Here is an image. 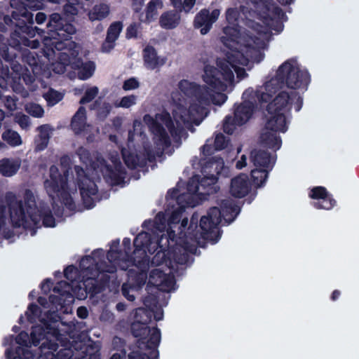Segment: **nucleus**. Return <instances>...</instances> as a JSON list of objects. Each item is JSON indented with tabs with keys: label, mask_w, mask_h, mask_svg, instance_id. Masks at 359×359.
Listing matches in <instances>:
<instances>
[{
	"label": "nucleus",
	"mask_w": 359,
	"mask_h": 359,
	"mask_svg": "<svg viewBox=\"0 0 359 359\" xmlns=\"http://www.w3.org/2000/svg\"><path fill=\"white\" fill-rule=\"evenodd\" d=\"M7 359H34V353L22 347L18 346L15 350L7 348L5 352Z\"/></svg>",
	"instance_id": "4c0bfd02"
},
{
	"label": "nucleus",
	"mask_w": 359,
	"mask_h": 359,
	"mask_svg": "<svg viewBox=\"0 0 359 359\" xmlns=\"http://www.w3.org/2000/svg\"><path fill=\"white\" fill-rule=\"evenodd\" d=\"M31 344L34 346H38L40 345L41 341H48V337L46 334V330L42 325H34L32 327L31 331Z\"/></svg>",
	"instance_id": "ea45409f"
},
{
	"label": "nucleus",
	"mask_w": 359,
	"mask_h": 359,
	"mask_svg": "<svg viewBox=\"0 0 359 359\" xmlns=\"http://www.w3.org/2000/svg\"><path fill=\"white\" fill-rule=\"evenodd\" d=\"M86 111L84 107L81 106L74 114L71 120L70 126L75 135H80L86 127Z\"/></svg>",
	"instance_id": "c756f323"
},
{
	"label": "nucleus",
	"mask_w": 359,
	"mask_h": 359,
	"mask_svg": "<svg viewBox=\"0 0 359 359\" xmlns=\"http://www.w3.org/2000/svg\"><path fill=\"white\" fill-rule=\"evenodd\" d=\"M219 15V9H214L210 13L208 9L203 8L195 15L194 26L196 29H200L201 34L205 35L210 32Z\"/></svg>",
	"instance_id": "f3484780"
},
{
	"label": "nucleus",
	"mask_w": 359,
	"mask_h": 359,
	"mask_svg": "<svg viewBox=\"0 0 359 359\" xmlns=\"http://www.w3.org/2000/svg\"><path fill=\"white\" fill-rule=\"evenodd\" d=\"M42 323V326L46 330V334L48 338L49 337H52L55 338L57 341H59L62 334L60 333V330L58 328L57 320L53 318V313L50 312H48L46 313V319L41 320Z\"/></svg>",
	"instance_id": "7c9ffc66"
},
{
	"label": "nucleus",
	"mask_w": 359,
	"mask_h": 359,
	"mask_svg": "<svg viewBox=\"0 0 359 359\" xmlns=\"http://www.w3.org/2000/svg\"><path fill=\"white\" fill-rule=\"evenodd\" d=\"M49 302L55 306L56 309H57L58 306L62 307L65 304L66 301L70 302V299L69 297H66L65 295H55V294H50L48 297Z\"/></svg>",
	"instance_id": "69168bd1"
},
{
	"label": "nucleus",
	"mask_w": 359,
	"mask_h": 359,
	"mask_svg": "<svg viewBox=\"0 0 359 359\" xmlns=\"http://www.w3.org/2000/svg\"><path fill=\"white\" fill-rule=\"evenodd\" d=\"M121 155L124 163L130 170H135L137 167L143 168L147 166V161H155L154 154L149 147H144L140 151L123 148Z\"/></svg>",
	"instance_id": "4468645a"
},
{
	"label": "nucleus",
	"mask_w": 359,
	"mask_h": 359,
	"mask_svg": "<svg viewBox=\"0 0 359 359\" xmlns=\"http://www.w3.org/2000/svg\"><path fill=\"white\" fill-rule=\"evenodd\" d=\"M201 164L203 177L202 178L200 177L201 189L200 194L207 196L216 194L219 189V187L217 185L218 177L227 171L223 159L212 157L205 163L201 160Z\"/></svg>",
	"instance_id": "6e6552de"
},
{
	"label": "nucleus",
	"mask_w": 359,
	"mask_h": 359,
	"mask_svg": "<svg viewBox=\"0 0 359 359\" xmlns=\"http://www.w3.org/2000/svg\"><path fill=\"white\" fill-rule=\"evenodd\" d=\"M41 313V309L40 307L34 304L31 303L27 308V311L25 312L27 320L30 323H34Z\"/></svg>",
	"instance_id": "864d4df0"
},
{
	"label": "nucleus",
	"mask_w": 359,
	"mask_h": 359,
	"mask_svg": "<svg viewBox=\"0 0 359 359\" xmlns=\"http://www.w3.org/2000/svg\"><path fill=\"white\" fill-rule=\"evenodd\" d=\"M43 97L46 100L48 105L53 106L62 100L63 94L50 88L47 93L43 94Z\"/></svg>",
	"instance_id": "3c124183"
},
{
	"label": "nucleus",
	"mask_w": 359,
	"mask_h": 359,
	"mask_svg": "<svg viewBox=\"0 0 359 359\" xmlns=\"http://www.w3.org/2000/svg\"><path fill=\"white\" fill-rule=\"evenodd\" d=\"M15 342L21 346L20 347L28 349L32 344H31V335L25 331H21L15 337Z\"/></svg>",
	"instance_id": "6e6d98bb"
},
{
	"label": "nucleus",
	"mask_w": 359,
	"mask_h": 359,
	"mask_svg": "<svg viewBox=\"0 0 359 359\" xmlns=\"http://www.w3.org/2000/svg\"><path fill=\"white\" fill-rule=\"evenodd\" d=\"M104 257L102 249L94 250L91 255L83 257L79 262V268L82 274L83 285L87 294L95 296L102 292L109 281V276H106L104 281H98L94 273L97 269V260Z\"/></svg>",
	"instance_id": "423d86ee"
},
{
	"label": "nucleus",
	"mask_w": 359,
	"mask_h": 359,
	"mask_svg": "<svg viewBox=\"0 0 359 359\" xmlns=\"http://www.w3.org/2000/svg\"><path fill=\"white\" fill-rule=\"evenodd\" d=\"M270 16L271 18L267 21H264L262 20L263 22L269 25L271 22H273L274 19L277 18L278 20L283 19L285 17V13L283 12L281 8L277 6H273L272 7L270 6Z\"/></svg>",
	"instance_id": "680f3d73"
},
{
	"label": "nucleus",
	"mask_w": 359,
	"mask_h": 359,
	"mask_svg": "<svg viewBox=\"0 0 359 359\" xmlns=\"http://www.w3.org/2000/svg\"><path fill=\"white\" fill-rule=\"evenodd\" d=\"M143 304L147 308H148L149 309V311H145L146 316L151 315V316L152 313H154V309L157 308V306L158 304V297L154 294H149L144 297V298L143 299Z\"/></svg>",
	"instance_id": "8fccbe9b"
},
{
	"label": "nucleus",
	"mask_w": 359,
	"mask_h": 359,
	"mask_svg": "<svg viewBox=\"0 0 359 359\" xmlns=\"http://www.w3.org/2000/svg\"><path fill=\"white\" fill-rule=\"evenodd\" d=\"M248 4H251L257 13L259 20L267 21L271 18L270 16V5L265 0H247Z\"/></svg>",
	"instance_id": "72a5a7b5"
},
{
	"label": "nucleus",
	"mask_w": 359,
	"mask_h": 359,
	"mask_svg": "<svg viewBox=\"0 0 359 359\" xmlns=\"http://www.w3.org/2000/svg\"><path fill=\"white\" fill-rule=\"evenodd\" d=\"M65 2H66L63 6V14L65 16V18H73L74 15H77L78 9L75 4L69 3V0H67Z\"/></svg>",
	"instance_id": "338daca9"
},
{
	"label": "nucleus",
	"mask_w": 359,
	"mask_h": 359,
	"mask_svg": "<svg viewBox=\"0 0 359 359\" xmlns=\"http://www.w3.org/2000/svg\"><path fill=\"white\" fill-rule=\"evenodd\" d=\"M255 111V104L252 102L245 100L241 103L234 104L233 117L228 115L225 117L223 123V131L232 135L236 126L245 124L252 117Z\"/></svg>",
	"instance_id": "9d476101"
},
{
	"label": "nucleus",
	"mask_w": 359,
	"mask_h": 359,
	"mask_svg": "<svg viewBox=\"0 0 359 359\" xmlns=\"http://www.w3.org/2000/svg\"><path fill=\"white\" fill-rule=\"evenodd\" d=\"M10 218L14 227H22L25 230H30L31 235L34 236L36 229L40 226V222L46 227H54L55 219L52 210L47 204H40L39 209L27 217L23 208V201L18 200L16 195L13 192H8L5 196Z\"/></svg>",
	"instance_id": "f03ea898"
},
{
	"label": "nucleus",
	"mask_w": 359,
	"mask_h": 359,
	"mask_svg": "<svg viewBox=\"0 0 359 359\" xmlns=\"http://www.w3.org/2000/svg\"><path fill=\"white\" fill-rule=\"evenodd\" d=\"M154 140L157 146H161L163 148L169 147L171 144L170 138L165 130H163V133L154 137Z\"/></svg>",
	"instance_id": "bf43d9fd"
},
{
	"label": "nucleus",
	"mask_w": 359,
	"mask_h": 359,
	"mask_svg": "<svg viewBox=\"0 0 359 359\" xmlns=\"http://www.w3.org/2000/svg\"><path fill=\"white\" fill-rule=\"evenodd\" d=\"M266 130H270L263 133L260 135V142L262 146L264 147L272 149L274 151L278 150L282 144V140L279 135L276 134L278 131L271 130L266 128Z\"/></svg>",
	"instance_id": "cd10ccee"
},
{
	"label": "nucleus",
	"mask_w": 359,
	"mask_h": 359,
	"mask_svg": "<svg viewBox=\"0 0 359 359\" xmlns=\"http://www.w3.org/2000/svg\"><path fill=\"white\" fill-rule=\"evenodd\" d=\"M161 341V330L156 326L151 328V332L149 334L144 344L142 346H145L149 350V354L142 353L139 351H131L128 354V359H158L159 353L157 350ZM110 359H126V351L122 353H114Z\"/></svg>",
	"instance_id": "9b49d317"
},
{
	"label": "nucleus",
	"mask_w": 359,
	"mask_h": 359,
	"mask_svg": "<svg viewBox=\"0 0 359 359\" xmlns=\"http://www.w3.org/2000/svg\"><path fill=\"white\" fill-rule=\"evenodd\" d=\"M229 140L222 133L216 134L214 140V147L217 151L224 149L228 145Z\"/></svg>",
	"instance_id": "0e129e2a"
},
{
	"label": "nucleus",
	"mask_w": 359,
	"mask_h": 359,
	"mask_svg": "<svg viewBox=\"0 0 359 359\" xmlns=\"http://www.w3.org/2000/svg\"><path fill=\"white\" fill-rule=\"evenodd\" d=\"M104 257L100 258L97 260V269H95V278L98 280V281H104L106 278V276H108L107 273H114L117 271L116 265L120 264L122 261H118L117 262H110L109 259V262H107L104 260Z\"/></svg>",
	"instance_id": "a878e982"
},
{
	"label": "nucleus",
	"mask_w": 359,
	"mask_h": 359,
	"mask_svg": "<svg viewBox=\"0 0 359 359\" xmlns=\"http://www.w3.org/2000/svg\"><path fill=\"white\" fill-rule=\"evenodd\" d=\"M98 94V88L96 86L91 87L87 89L81 98L79 103L81 104H85L90 102Z\"/></svg>",
	"instance_id": "052dcab7"
},
{
	"label": "nucleus",
	"mask_w": 359,
	"mask_h": 359,
	"mask_svg": "<svg viewBox=\"0 0 359 359\" xmlns=\"http://www.w3.org/2000/svg\"><path fill=\"white\" fill-rule=\"evenodd\" d=\"M137 100V96L135 95H130L123 97L118 104H116V107L122 108H129L131 106L135 104Z\"/></svg>",
	"instance_id": "774afa93"
},
{
	"label": "nucleus",
	"mask_w": 359,
	"mask_h": 359,
	"mask_svg": "<svg viewBox=\"0 0 359 359\" xmlns=\"http://www.w3.org/2000/svg\"><path fill=\"white\" fill-rule=\"evenodd\" d=\"M247 59L239 51L229 53L226 59L217 61V67L205 65L203 79L205 83L214 89L225 91L227 85L225 82L232 83L234 81V74L232 69L238 67L239 65H245Z\"/></svg>",
	"instance_id": "39448f33"
},
{
	"label": "nucleus",
	"mask_w": 359,
	"mask_h": 359,
	"mask_svg": "<svg viewBox=\"0 0 359 359\" xmlns=\"http://www.w3.org/2000/svg\"><path fill=\"white\" fill-rule=\"evenodd\" d=\"M113 163L114 167L106 164L103 167L102 172L107 182H109L113 186H116L124 182L126 171L120 160L115 159L113 161Z\"/></svg>",
	"instance_id": "a211bd4d"
},
{
	"label": "nucleus",
	"mask_w": 359,
	"mask_h": 359,
	"mask_svg": "<svg viewBox=\"0 0 359 359\" xmlns=\"http://www.w3.org/2000/svg\"><path fill=\"white\" fill-rule=\"evenodd\" d=\"M143 60L145 67L151 70L158 68L165 63V59L160 58L156 49L151 46H147L144 48Z\"/></svg>",
	"instance_id": "b1692460"
},
{
	"label": "nucleus",
	"mask_w": 359,
	"mask_h": 359,
	"mask_svg": "<svg viewBox=\"0 0 359 359\" xmlns=\"http://www.w3.org/2000/svg\"><path fill=\"white\" fill-rule=\"evenodd\" d=\"M80 271L74 265H69L64 269V276L72 283H82V277L79 274Z\"/></svg>",
	"instance_id": "49530a36"
},
{
	"label": "nucleus",
	"mask_w": 359,
	"mask_h": 359,
	"mask_svg": "<svg viewBox=\"0 0 359 359\" xmlns=\"http://www.w3.org/2000/svg\"><path fill=\"white\" fill-rule=\"evenodd\" d=\"M161 119L172 137H175L180 135L184 129L179 121L176 120L177 126H175L168 113L163 115Z\"/></svg>",
	"instance_id": "79ce46f5"
},
{
	"label": "nucleus",
	"mask_w": 359,
	"mask_h": 359,
	"mask_svg": "<svg viewBox=\"0 0 359 359\" xmlns=\"http://www.w3.org/2000/svg\"><path fill=\"white\" fill-rule=\"evenodd\" d=\"M26 111L32 116L35 118H41L44 114L43 108L36 103H30L26 105Z\"/></svg>",
	"instance_id": "4d7b16f0"
},
{
	"label": "nucleus",
	"mask_w": 359,
	"mask_h": 359,
	"mask_svg": "<svg viewBox=\"0 0 359 359\" xmlns=\"http://www.w3.org/2000/svg\"><path fill=\"white\" fill-rule=\"evenodd\" d=\"M162 6L163 2L161 0H151L145 8V15L140 14V20L145 24L151 23L158 15V8H161Z\"/></svg>",
	"instance_id": "2f4dec72"
},
{
	"label": "nucleus",
	"mask_w": 359,
	"mask_h": 359,
	"mask_svg": "<svg viewBox=\"0 0 359 359\" xmlns=\"http://www.w3.org/2000/svg\"><path fill=\"white\" fill-rule=\"evenodd\" d=\"M123 251L121 250L110 249L107 254V259L110 262H135L138 259V255H134V251L131 253V241L129 238H124L123 240Z\"/></svg>",
	"instance_id": "6ab92c4d"
},
{
	"label": "nucleus",
	"mask_w": 359,
	"mask_h": 359,
	"mask_svg": "<svg viewBox=\"0 0 359 359\" xmlns=\"http://www.w3.org/2000/svg\"><path fill=\"white\" fill-rule=\"evenodd\" d=\"M35 29L42 37L44 46L52 52H54V49L64 50L67 43L75 44L70 41L72 35L76 32L75 27L66 18L57 13L49 15L44 29Z\"/></svg>",
	"instance_id": "7ed1b4c3"
},
{
	"label": "nucleus",
	"mask_w": 359,
	"mask_h": 359,
	"mask_svg": "<svg viewBox=\"0 0 359 359\" xmlns=\"http://www.w3.org/2000/svg\"><path fill=\"white\" fill-rule=\"evenodd\" d=\"M171 262L172 267L173 264H186L189 259L186 248L182 245L171 247Z\"/></svg>",
	"instance_id": "f704fd0d"
},
{
	"label": "nucleus",
	"mask_w": 359,
	"mask_h": 359,
	"mask_svg": "<svg viewBox=\"0 0 359 359\" xmlns=\"http://www.w3.org/2000/svg\"><path fill=\"white\" fill-rule=\"evenodd\" d=\"M25 60L32 68V71L36 77L49 78L51 75L50 69L47 65L41 64L37 54L29 52L24 56Z\"/></svg>",
	"instance_id": "412c9836"
},
{
	"label": "nucleus",
	"mask_w": 359,
	"mask_h": 359,
	"mask_svg": "<svg viewBox=\"0 0 359 359\" xmlns=\"http://www.w3.org/2000/svg\"><path fill=\"white\" fill-rule=\"evenodd\" d=\"M72 67L74 69H78V77L81 80H86L90 78L95 69L94 62L88 61L83 62L81 58L76 59L72 64Z\"/></svg>",
	"instance_id": "c85d7f7f"
},
{
	"label": "nucleus",
	"mask_w": 359,
	"mask_h": 359,
	"mask_svg": "<svg viewBox=\"0 0 359 359\" xmlns=\"http://www.w3.org/2000/svg\"><path fill=\"white\" fill-rule=\"evenodd\" d=\"M123 29V23L121 21L112 22L107 29L105 41L102 43V49L110 51L115 46V41L118 39Z\"/></svg>",
	"instance_id": "393cba45"
},
{
	"label": "nucleus",
	"mask_w": 359,
	"mask_h": 359,
	"mask_svg": "<svg viewBox=\"0 0 359 359\" xmlns=\"http://www.w3.org/2000/svg\"><path fill=\"white\" fill-rule=\"evenodd\" d=\"M310 81L309 72L301 69L295 58H290L279 66L275 76L265 83L264 88L255 91V97L260 107L267 104L268 129L286 132L288 128L287 116L290 115L292 102L295 100L294 105L296 111H299L303 106V97L297 92L288 93L280 91L271 101L273 95L285 86L291 89L306 90Z\"/></svg>",
	"instance_id": "f257e3e1"
},
{
	"label": "nucleus",
	"mask_w": 359,
	"mask_h": 359,
	"mask_svg": "<svg viewBox=\"0 0 359 359\" xmlns=\"http://www.w3.org/2000/svg\"><path fill=\"white\" fill-rule=\"evenodd\" d=\"M24 201L25 205H23V208L27 217H29L30 215H32L39 209L36 203L34 195L30 189H27L25 191Z\"/></svg>",
	"instance_id": "58836bf2"
},
{
	"label": "nucleus",
	"mask_w": 359,
	"mask_h": 359,
	"mask_svg": "<svg viewBox=\"0 0 359 359\" xmlns=\"http://www.w3.org/2000/svg\"><path fill=\"white\" fill-rule=\"evenodd\" d=\"M271 170L267 168L257 167L252 170L250 175L253 185L257 188L263 187L268 179L269 173Z\"/></svg>",
	"instance_id": "e433bc0d"
},
{
	"label": "nucleus",
	"mask_w": 359,
	"mask_h": 359,
	"mask_svg": "<svg viewBox=\"0 0 359 359\" xmlns=\"http://www.w3.org/2000/svg\"><path fill=\"white\" fill-rule=\"evenodd\" d=\"M20 167L18 161L10 158L0 160V173L4 177H12L15 175Z\"/></svg>",
	"instance_id": "c9c22d12"
},
{
	"label": "nucleus",
	"mask_w": 359,
	"mask_h": 359,
	"mask_svg": "<svg viewBox=\"0 0 359 359\" xmlns=\"http://www.w3.org/2000/svg\"><path fill=\"white\" fill-rule=\"evenodd\" d=\"M309 196L317 201H313L312 205L318 210H330L337 204L333 196L330 194L325 187L318 186L311 189Z\"/></svg>",
	"instance_id": "dca6fc26"
},
{
	"label": "nucleus",
	"mask_w": 359,
	"mask_h": 359,
	"mask_svg": "<svg viewBox=\"0 0 359 359\" xmlns=\"http://www.w3.org/2000/svg\"><path fill=\"white\" fill-rule=\"evenodd\" d=\"M185 208L186 207L184 205H180L172 212L168 219V226L172 228L173 225H176L180 223L182 217V214L185 212Z\"/></svg>",
	"instance_id": "603ef678"
},
{
	"label": "nucleus",
	"mask_w": 359,
	"mask_h": 359,
	"mask_svg": "<svg viewBox=\"0 0 359 359\" xmlns=\"http://www.w3.org/2000/svg\"><path fill=\"white\" fill-rule=\"evenodd\" d=\"M43 359H72V356L70 350L64 349L59 351L56 354L53 353H46Z\"/></svg>",
	"instance_id": "e2e57ef3"
},
{
	"label": "nucleus",
	"mask_w": 359,
	"mask_h": 359,
	"mask_svg": "<svg viewBox=\"0 0 359 359\" xmlns=\"http://www.w3.org/2000/svg\"><path fill=\"white\" fill-rule=\"evenodd\" d=\"M250 161L255 167L267 168L272 170L274 162L271 161V155L268 151L255 149L250 152Z\"/></svg>",
	"instance_id": "5701e85b"
},
{
	"label": "nucleus",
	"mask_w": 359,
	"mask_h": 359,
	"mask_svg": "<svg viewBox=\"0 0 359 359\" xmlns=\"http://www.w3.org/2000/svg\"><path fill=\"white\" fill-rule=\"evenodd\" d=\"M180 90L187 97L194 98L203 105L212 103V90L206 86H200L188 80H182L178 84Z\"/></svg>",
	"instance_id": "2eb2a0df"
},
{
	"label": "nucleus",
	"mask_w": 359,
	"mask_h": 359,
	"mask_svg": "<svg viewBox=\"0 0 359 359\" xmlns=\"http://www.w3.org/2000/svg\"><path fill=\"white\" fill-rule=\"evenodd\" d=\"M219 207L210 208L207 215L201 217L199 224L201 237L212 241L214 243L221 237L218 226L222 222V218L229 224L234 221L239 213L238 206L231 199L222 200Z\"/></svg>",
	"instance_id": "20e7f679"
},
{
	"label": "nucleus",
	"mask_w": 359,
	"mask_h": 359,
	"mask_svg": "<svg viewBox=\"0 0 359 359\" xmlns=\"http://www.w3.org/2000/svg\"><path fill=\"white\" fill-rule=\"evenodd\" d=\"M109 13V7L105 4L95 5L88 13L89 19L91 21L102 20Z\"/></svg>",
	"instance_id": "a19ab883"
},
{
	"label": "nucleus",
	"mask_w": 359,
	"mask_h": 359,
	"mask_svg": "<svg viewBox=\"0 0 359 359\" xmlns=\"http://www.w3.org/2000/svg\"><path fill=\"white\" fill-rule=\"evenodd\" d=\"M162 239H158V236L142 231L138 233L133 241L134 255H138V264L144 265L146 261H149L147 253L154 254L158 249Z\"/></svg>",
	"instance_id": "f8f14e48"
},
{
	"label": "nucleus",
	"mask_w": 359,
	"mask_h": 359,
	"mask_svg": "<svg viewBox=\"0 0 359 359\" xmlns=\"http://www.w3.org/2000/svg\"><path fill=\"white\" fill-rule=\"evenodd\" d=\"M1 137L3 140L6 142L9 145L12 147L18 146L22 143L20 135L16 131L10 129L4 131Z\"/></svg>",
	"instance_id": "de8ad7c7"
},
{
	"label": "nucleus",
	"mask_w": 359,
	"mask_h": 359,
	"mask_svg": "<svg viewBox=\"0 0 359 359\" xmlns=\"http://www.w3.org/2000/svg\"><path fill=\"white\" fill-rule=\"evenodd\" d=\"M37 129L39 132V137L40 139V143L37 144L36 148L38 150L41 151L45 149L48 146L50 138V133L52 129L48 124L41 125L39 126Z\"/></svg>",
	"instance_id": "c03bdc74"
},
{
	"label": "nucleus",
	"mask_w": 359,
	"mask_h": 359,
	"mask_svg": "<svg viewBox=\"0 0 359 359\" xmlns=\"http://www.w3.org/2000/svg\"><path fill=\"white\" fill-rule=\"evenodd\" d=\"M180 21V15L174 11H169L161 14L159 24L163 29H172L178 26Z\"/></svg>",
	"instance_id": "473e14b6"
},
{
	"label": "nucleus",
	"mask_w": 359,
	"mask_h": 359,
	"mask_svg": "<svg viewBox=\"0 0 359 359\" xmlns=\"http://www.w3.org/2000/svg\"><path fill=\"white\" fill-rule=\"evenodd\" d=\"M171 247L165 246L162 243L158 246V249L154 252L155 255L152 258V263L156 266L165 264L168 267H172L171 262Z\"/></svg>",
	"instance_id": "bb28decb"
},
{
	"label": "nucleus",
	"mask_w": 359,
	"mask_h": 359,
	"mask_svg": "<svg viewBox=\"0 0 359 359\" xmlns=\"http://www.w3.org/2000/svg\"><path fill=\"white\" fill-rule=\"evenodd\" d=\"M49 177V179L44 181V187L48 196L53 202L57 198L68 210H74L76 205L68 187V171L62 175L57 167L51 165Z\"/></svg>",
	"instance_id": "0eeeda50"
},
{
	"label": "nucleus",
	"mask_w": 359,
	"mask_h": 359,
	"mask_svg": "<svg viewBox=\"0 0 359 359\" xmlns=\"http://www.w3.org/2000/svg\"><path fill=\"white\" fill-rule=\"evenodd\" d=\"M71 287L70 283L65 280H60L57 282V285L53 288V291L60 295L69 297L70 302L74 300V297L72 293L68 290Z\"/></svg>",
	"instance_id": "09e8293b"
},
{
	"label": "nucleus",
	"mask_w": 359,
	"mask_h": 359,
	"mask_svg": "<svg viewBox=\"0 0 359 359\" xmlns=\"http://www.w3.org/2000/svg\"><path fill=\"white\" fill-rule=\"evenodd\" d=\"M201 189L200 175H195L192 176L187 182V190L191 195H195Z\"/></svg>",
	"instance_id": "5fc2aeb1"
},
{
	"label": "nucleus",
	"mask_w": 359,
	"mask_h": 359,
	"mask_svg": "<svg viewBox=\"0 0 359 359\" xmlns=\"http://www.w3.org/2000/svg\"><path fill=\"white\" fill-rule=\"evenodd\" d=\"M170 226L167 229V235L163 233L161 236H158V239L163 240V243L165 246H177V245H181L178 240H181V238L177 237L175 231L172 229Z\"/></svg>",
	"instance_id": "a18cd8bd"
},
{
	"label": "nucleus",
	"mask_w": 359,
	"mask_h": 359,
	"mask_svg": "<svg viewBox=\"0 0 359 359\" xmlns=\"http://www.w3.org/2000/svg\"><path fill=\"white\" fill-rule=\"evenodd\" d=\"M76 175V184L80 191L81 197L84 206L91 209L95 206L93 196L98 192L97 186L86 173L84 169L80 165L74 168Z\"/></svg>",
	"instance_id": "ddd939ff"
},
{
	"label": "nucleus",
	"mask_w": 359,
	"mask_h": 359,
	"mask_svg": "<svg viewBox=\"0 0 359 359\" xmlns=\"http://www.w3.org/2000/svg\"><path fill=\"white\" fill-rule=\"evenodd\" d=\"M250 190L248 176L245 174H240L231 180L230 193L238 198L245 197Z\"/></svg>",
	"instance_id": "aec40b11"
},
{
	"label": "nucleus",
	"mask_w": 359,
	"mask_h": 359,
	"mask_svg": "<svg viewBox=\"0 0 359 359\" xmlns=\"http://www.w3.org/2000/svg\"><path fill=\"white\" fill-rule=\"evenodd\" d=\"M138 261L139 259L135 262H128L129 264L136 266L137 269H130L128 271V280L121 287L123 296L130 302H133L135 299L133 294H130V291L140 290L147 279L149 261H146L145 266L139 264Z\"/></svg>",
	"instance_id": "1a4fd4ad"
},
{
	"label": "nucleus",
	"mask_w": 359,
	"mask_h": 359,
	"mask_svg": "<svg viewBox=\"0 0 359 359\" xmlns=\"http://www.w3.org/2000/svg\"><path fill=\"white\" fill-rule=\"evenodd\" d=\"M167 224L168 220L166 219L165 215L161 212H158L155 217L153 226L163 233Z\"/></svg>",
	"instance_id": "13d9d810"
},
{
	"label": "nucleus",
	"mask_w": 359,
	"mask_h": 359,
	"mask_svg": "<svg viewBox=\"0 0 359 359\" xmlns=\"http://www.w3.org/2000/svg\"><path fill=\"white\" fill-rule=\"evenodd\" d=\"M161 119L172 137H175L180 135L184 129L179 121L176 120L177 126H175L168 113L163 115Z\"/></svg>",
	"instance_id": "37998d69"
},
{
	"label": "nucleus",
	"mask_w": 359,
	"mask_h": 359,
	"mask_svg": "<svg viewBox=\"0 0 359 359\" xmlns=\"http://www.w3.org/2000/svg\"><path fill=\"white\" fill-rule=\"evenodd\" d=\"M147 318L144 322L137 320L131 325L132 334L135 338H138L139 347H142V344H144L147 337L151 332V328L148 326V324L151 322V315H147Z\"/></svg>",
	"instance_id": "4be33fe9"
}]
</instances>
